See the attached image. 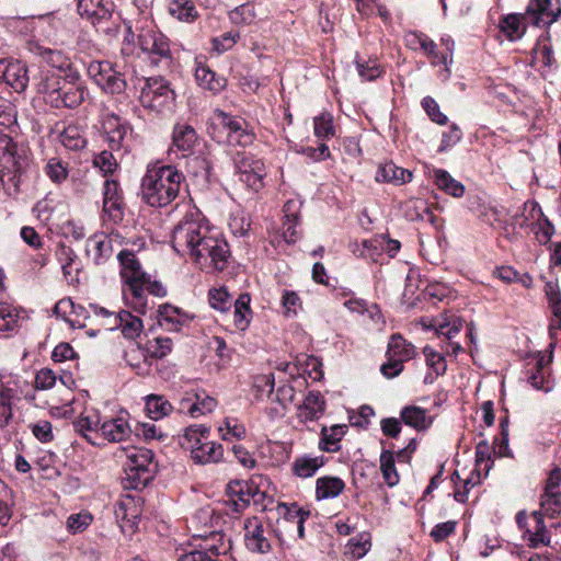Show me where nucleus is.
I'll use <instances>...</instances> for the list:
<instances>
[{
    "instance_id": "13d9d810",
    "label": "nucleus",
    "mask_w": 561,
    "mask_h": 561,
    "mask_svg": "<svg viewBox=\"0 0 561 561\" xmlns=\"http://www.w3.org/2000/svg\"><path fill=\"white\" fill-rule=\"evenodd\" d=\"M550 518L557 517L561 513V492H556L554 496L550 493H543L540 497V511Z\"/></svg>"
},
{
    "instance_id": "c756f323",
    "label": "nucleus",
    "mask_w": 561,
    "mask_h": 561,
    "mask_svg": "<svg viewBox=\"0 0 561 561\" xmlns=\"http://www.w3.org/2000/svg\"><path fill=\"white\" fill-rule=\"evenodd\" d=\"M101 420L98 414H88L84 411L73 425L77 432H79L89 443L98 445L96 437L100 434Z\"/></svg>"
},
{
    "instance_id": "37998d69",
    "label": "nucleus",
    "mask_w": 561,
    "mask_h": 561,
    "mask_svg": "<svg viewBox=\"0 0 561 561\" xmlns=\"http://www.w3.org/2000/svg\"><path fill=\"white\" fill-rule=\"evenodd\" d=\"M118 329L126 339L134 340L142 332L144 324L139 317L122 310L118 312Z\"/></svg>"
},
{
    "instance_id": "338daca9",
    "label": "nucleus",
    "mask_w": 561,
    "mask_h": 561,
    "mask_svg": "<svg viewBox=\"0 0 561 561\" xmlns=\"http://www.w3.org/2000/svg\"><path fill=\"white\" fill-rule=\"evenodd\" d=\"M92 515L88 512L71 514L67 519V528L72 534L82 533L92 523Z\"/></svg>"
},
{
    "instance_id": "423d86ee",
    "label": "nucleus",
    "mask_w": 561,
    "mask_h": 561,
    "mask_svg": "<svg viewBox=\"0 0 561 561\" xmlns=\"http://www.w3.org/2000/svg\"><path fill=\"white\" fill-rule=\"evenodd\" d=\"M28 167V158L10 136L0 131V173L10 181L19 180Z\"/></svg>"
},
{
    "instance_id": "ea45409f",
    "label": "nucleus",
    "mask_w": 561,
    "mask_h": 561,
    "mask_svg": "<svg viewBox=\"0 0 561 561\" xmlns=\"http://www.w3.org/2000/svg\"><path fill=\"white\" fill-rule=\"evenodd\" d=\"M15 397V389L9 382L0 380V427L7 426L13 416L12 405Z\"/></svg>"
},
{
    "instance_id": "603ef678",
    "label": "nucleus",
    "mask_w": 561,
    "mask_h": 561,
    "mask_svg": "<svg viewBox=\"0 0 561 561\" xmlns=\"http://www.w3.org/2000/svg\"><path fill=\"white\" fill-rule=\"evenodd\" d=\"M221 438L224 440L243 439L247 435L245 426L237 419L226 417L222 425L219 426Z\"/></svg>"
},
{
    "instance_id": "2eb2a0df",
    "label": "nucleus",
    "mask_w": 561,
    "mask_h": 561,
    "mask_svg": "<svg viewBox=\"0 0 561 561\" xmlns=\"http://www.w3.org/2000/svg\"><path fill=\"white\" fill-rule=\"evenodd\" d=\"M244 539L247 547L259 553H267L272 549L268 538L270 530L266 529L262 520L256 517H249L244 522Z\"/></svg>"
},
{
    "instance_id": "a19ab883",
    "label": "nucleus",
    "mask_w": 561,
    "mask_h": 561,
    "mask_svg": "<svg viewBox=\"0 0 561 561\" xmlns=\"http://www.w3.org/2000/svg\"><path fill=\"white\" fill-rule=\"evenodd\" d=\"M324 465L322 457L301 456L294 460L291 469L295 476L306 479L313 477Z\"/></svg>"
},
{
    "instance_id": "473e14b6",
    "label": "nucleus",
    "mask_w": 561,
    "mask_h": 561,
    "mask_svg": "<svg viewBox=\"0 0 561 561\" xmlns=\"http://www.w3.org/2000/svg\"><path fill=\"white\" fill-rule=\"evenodd\" d=\"M345 488V483L337 477H320L316 481L317 500H328L339 496Z\"/></svg>"
},
{
    "instance_id": "774afa93",
    "label": "nucleus",
    "mask_w": 561,
    "mask_h": 561,
    "mask_svg": "<svg viewBox=\"0 0 561 561\" xmlns=\"http://www.w3.org/2000/svg\"><path fill=\"white\" fill-rule=\"evenodd\" d=\"M545 293L553 314L561 320V293L558 284L548 282L545 286Z\"/></svg>"
},
{
    "instance_id": "49530a36",
    "label": "nucleus",
    "mask_w": 561,
    "mask_h": 561,
    "mask_svg": "<svg viewBox=\"0 0 561 561\" xmlns=\"http://www.w3.org/2000/svg\"><path fill=\"white\" fill-rule=\"evenodd\" d=\"M313 134L322 142L335 136V126L333 123V115L323 111L313 118Z\"/></svg>"
},
{
    "instance_id": "09e8293b",
    "label": "nucleus",
    "mask_w": 561,
    "mask_h": 561,
    "mask_svg": "<svg viewBox=\"0 0 561 561\" xmlns=\"http://www.w3.org/2000/svg\"><path fill=\"white\" fill-rule=\"evenodd\" d=\"M380 470L385 483L392 488L399 483V474L394 465V455L391 450H382L380 454Z\"/></svg>"
},
{
    "instance_id": "a878e982",
    "label": "nucleus",
    "mask_w": 561,
    "mask_h": 561,
    "mask_svg": "<svg viewBox=\"0 0 561 561\" xmlns=\"http://www.w3.org/2000/svg\"><path fill=\"white\" fill-rule=\"evenodd\" d=\"M413 174L410 170L400 168L393 162L385 163L378 168L376 173L377 182H387L394 185H402L412 181Z\"/></svg>"
},
{
    "instance_id": "7c9ffc66",
    "label": "nucleus",
    "mask_w": 561,
    "mask_h": 561,
    "mask_svg": "<svg viewBox=\"0 0 561 561\" xmlns=\"http://www.w3.org/2000/svg\"><path fill=\"white\" fill-rule=\"evenodd\" d=\"M195 79L199 87L214 93L222 91L227 84L224 77L217 76L209 67L201 62L195 68Z\"/></svg>"
},
{
    "instance_id": "79ce46f5",
    "label": "nucleus",
    "mask_w": 561,
    "mask_h": 561,
    "mask_svg": "<svg viewBox=\"0 0 561 561\" xmlns=\"http://www.w3.org/2000/svg\"><path fill=\"white\" fill-rule=\"evenodd\" d=\"M146 411L151 420L158 421L168 416L172 411V404L161 394L146 397Z\"/></svg>"
},
{
    "instance_id": "0e129e2a",
    "label": "nucleus",
    "mask_w": 561,
    "mask_h": 561,
    "mask_svg": "<svg viewBox=\"0 0 561 561\" xmlns=\"http://www.w3.org/2000/svg\"><path fill=\"white\" fill-rule=\"evenodd\" d=\"M114 151L110 149L103 150L94 157L93 164L99 168L104 175L112 174L118 167L117 159L114 157Z\"/></svg>"
},
{
    "instance_id": "6e6552de",
    "label": "nucleus",
    "mask_w": 561,
    "mask_h": 561,
    "mask_svg": "<svg viewBox=\"0 0 561 561\" xmlns=\"http://www.w3.org/2000/svg\"><path fill=\"white\" fill-rule=\"evenodd\" d=\"M88 76L106 93L119 94L126 88L121 72L110 61H91L87 68Z\"/></svg>"
},
{
    "instance_id": "4c0bfd02",
    "label": "nucleus",
    "mask_w": 561,
    "mask_h": 561,
    "mask_svg": "<svg viewBox=\"0 0 561 561\" xmlns=\"http://www.w3.org/2000/svg\"><path fill=\"white\" fill-rule=\"evenodd\" d=\"M434 182L439 190L453 197L459 198L465 194L463 184L454 179L446 170H434Z\"/></svg>"
},
{
    "instance_id": "58836bf2",
    "label": "nucleus",
    "mask_w": 561,
    "mask_h": 561,
    "mask_svg": "<svg viewBox=\"0 0 561 561\" xmlns=\"http://www.w3.org/2000/svg\"><path fill=\"white\" fill-rule=\"evenodd\" d=\"M251 297L249 294H241L234 301L233 324L237 329L244 331L251 321L252 311L250 308Z\"/></svg>"
},
{
    "instance_id": "f03ea898",
    "label": "nucleus",
    "mask_w": 561,
    "mask_h": 561,
    "mask_svg": "<svg viewBox=\"0 0 561 561\" xmlns=\"http://www.w3.org/2000/svg\"><path fill=\"white\" fill-rule=\"evenodd\" d=\"M36 89L45 102L55 108H76L87 95V88L78 72L62 77L51 70H42L36 79Z\"/></svg>"
},
{
    "instance_id": "c9c22d12",
    "label": "nucleus",
    "mask_w": 561,
    "mask_h": 561,
    "mask_svg": "<svg viewBox=\"0 0 561 561\" xmlns=\"http://www.w3.org/2000/svg\"><path fill=\"white\" fill-rule=\"evenodd\" d=\"M525 15L518 13H511L503 16L500 21L499 27L501 32L510 41H516L523 37L526 32V25L524 23Z\"/></svg>"
},
{
    "instance_id": "dca6fc26",
    "label": "nucleus",
    "mask_w": 561,
    "mask_h": 561,
    "mask_svg": "<svg viewBox=\"0 0 561 561\" xmlns=\"http://www.w3.org/2000/svg\"><path fill=\"white\" fill-rule=\"evenodd\" d=\"M404 42L408 48L412 50L421 49L432 60V64H448L446 55L437 50V45L426 34L416 31H409L404 35Z\"/></svg>"
},
{
    "instance_id": "ddd939ff",
    "label": "nucleus",
    "mask_w": 561,
    "mask_h": 561,
    "mask_svg": "<svg viewBox=\"0 0 561 561\" xmlns=\"http://www.w3.org/2000/svg\"><path fill=\"white\" fill-rule=\"evenodd\" d=\"M526 15L533 25L548 27L561 16L559 0H530L526 8Z\"/></svg>"
},
{
    "instance_id": "aec40b11",
    "label": "nucleus",
    "mask_w": 561,
    "mask_h": 561,
    "mask_svg": "<svg viewBox=\"0 0 561 561\" xmlns=\"http://www.w3.org/2000/svg\"><path fill=\"white\" fill-rule=\"evenodd\" d=\"M85 251L95 264H102L113 253L112 239L104 233H96L87 240Z\"/></svg>"
},
{
    "instance_id": "bb28decb",
    "label": "nucleus",
    "mask_w": 561,
    "mask_h": 561,
    "mask_svg": "<svg viewBox=\"0 0 561 561\" xmlns=\"http://www.w3.org/2000/svg\"><path fill=\"white\" fill-rule=\"evenodd\" d=\"M298 208L299 204L295 201H288L284 205L283 236L287 243H295L300 236L297 230L299 222Z\"/></svg>"
},
{
    "instance_id": "4d7b16f0",
    "label": "nucleus",
    "mask_w": 561,
    "mask_h": 561,
    "mask_svg": "<svg viewBox=\"0 0 561 561\" xmlns=\"http://www.w3.org/2000/svg\"><path fill=\"white\" fill-rule=\"evenodd\" d=\"M382 250V241L376 238L364 240L362 245L354 250V252L357 253L358 256L370 260L371 262H377Z\"/></svg>"
},
{
    "instance_id": "052dcab7",
    "label": "nucleus",
    "mask_w": 561,
    "mask_h": 561,
    "mask_svg": "<svg viewBox=\"0 0 561 561\" xmlns=\"http://www.w3.org/2000/svg\"><path fill=\"white\" fill-rule=\"evenodd\" d=\"M208 300L211 308L225 312L231 308L230 295L225 287L213 288L208 293Z\"/></svg>"
},
{
    "instance_id": "e433bc0d",
    "label": "nucleus",
    "mask_w": 561,
    "mask_h": 561,
    "mask_svg": "<svg viewBox=\"0 0 561 561\" xmlns=\"http://www.w3.org/2000/svg\"><path fill=\"white\" fill-rule=\"evenodd\" d=\"M400 415L404 424L417 431L427 428L432 423L426 410L416 405L403 408Z\"/></svg>"
},
{
    "instance_id": "a211bd4d",
    "label": "nucleus",
    "mask_w": 561,
    "mask_h": 561,
    "mask_svg": "<svg viewBox=\"0 0 561 561\" xmlns=\"http://www.w3.org/2000/svg\"><path fill=\"white\" fill-rule=\"evenodd\" d=\"M198 142V136L193 126L186 123H178L172 130L171 150L181 152L183 158H188L194 153V148Z\"/></svg>"
},
{
    "instance_id": "a18cd8bd",
    "label": "nucleus",
    "mask_w": 561,
    "mask_h": 561,
    "mask_svg": "<svg viewBox=\"0 0 561 561\" xmlns=\"http://www.w3.org/2000/svg\"><path fill=\"white\" fill-rule=\"evenodd\" d=\"M414 355L415 348L411 343H408L400 334L391 336L388 344L387 356L398 358L400 362L404 363L413 358Z\"/></svg>"
},
{
    "instance_id": "6e6d98bb",
    "label": "nucleus",
    "mask_w": 561,
    "mask_h": 561,
    "mask_svg": "<svg viewBox=\"0 0 561 561\" xmlns=\"http://www.w3.org/2000/svg\"><path fill=\"white\" fill-rule=\"evenodd\" d=\"M216 407L215 399L210 397L204 398L201 402H191V399H183L181 401V410L187 409V412L197 417L201 414L211 412Z\"/></svg>"
},
{
    "instance_id": "4be33fe9",
    "label": "nucleus",
    "mask_w": 561,
    "mask_h": 561,
    "mask_svg": "<svg viewBox=\"0 0 561 561\" xmlns=\"http://www.w3.org/2000/svg\"><path fill=\"white\" fill-rule=\"evenodd\" d=\"M210 430L205 425H191L184 430L179 443L182 448L188 450L191 458L195 455V448H201L204 442L209 438Z\"/></svg>"
},
{
    "instance_id": "6ab92c4d",
    "label": "nucleus",
    "mask_w": 561,
    "mask_h": 561,
    "mask_svg": "<svg viewBox=\"0 0 561 561\" xmlns=\"http://www.w3.org/2000/svg\"><path fill=\"white\" fill-rule=\"evenodd\" d=\"M159 324L168 331H180L181 328L187 324L191 317L178 307L164 304L158 310Z\"/></svg>"
},
{
    "instance_id": "1a4fd4ad",
    "label": "nucleus",
    "mask_w": 561,
    "mask_h": 561,
    "mask_svg": "<svg viewBox=\"0 0 561 561\" xmlns=\"http://www.w3.org/2000/svg\"><path fill=\"white\" fill-rule=\"evenodd\" d=\"M103 137L108 148L115 152H128L131 136L130 126L115 114H108L102 123Z\"/></svg>"
},
{
    "instance_id": "8fccbe9b",
    "label": "nucleus",
    "mask_w": 561,
    "mask_h": 561,
    "mask_svg": "<svg viewBox=\"0 0 561 561\" xmlns=\"http://www.w3.org/2000/svg\"><path fill=\"white\" fill-rule=\"evenodd\" d=\"M61 145L70 150H79L85 146V139L81 136L80 130L75 125L67 126L59 135Z\"/></svg>"
},
{
    "instance_id": "5fc2aeb1",
    "label": "nucleus",
    "mask_w": 561,
    "mask_h": 561,
    "mask_svg": "<svg viewBox=\"0 0 561 561\" xmlns=\"http://www.w3.org/2000/svg\"><path fill=\"white\" fill-rule=\"evenodd\" d=\"M20 316L18 310L8 304H0V332L14 330L19 324Z\"/></svg>"
},
{
    "instance_id": "864d4df0",
    "label": "nucleus",
    "mask_w": 561,
    "mask_h": 561,
    "mask_svg": "<svg viewBox=\"0 0 561 561\" xmlns=\"http://www.w3.org/2000/svg\"><path fill=\"white\" fill-rule=\"evenodd\" d=\"M229 135H227V141L230 145H237L247 147L253 144L255 135L248 128L247 122L243 119V124H238Z\"/></svg>"
},
{
    "instance_id": "393cba45",
    "label": "nucleus",
    "mask_w": 561,
    "mask_h": 561,
    "mask_svg": "<svg viewBox=\"0 0 561 561\" xmlns=\"http://www.w3.org/2000/svg\"><path fill=\"white\" fill-rule=\"evenodd\" d=\"M130 433V426L123 417L106 420L100 426V435L104 439L113 443L123 442Z\"/></svg>"
},
{
    "instance_id": "2f4dec72",
    "label": "nucleus",
    "mask_w": 561,
    "mask_h": 561,
    "mask_svg": "<svg viewBox=\"0 0 561 561\" xmlns=\"http://www.w3.org/2000/svg\"><path fill=\"white\" fill-rule=\"evenodd\" d=\"M192 460L197 465L218 463L224 460V447L221 444L207 438L201 448H195Z\"/></svg>"
},
{
    "instance_id": "c85d7f7f",
    "label": "nucleus",
    "mask_w": 561,
    "mask_h": 561,
    "mask_svg": "<svg viewBox=\"0 0 561 561\" xmlns=\"http://www.w3.org/2000/svg\"><path fill=\"white\" fill-rule=\"evenodd\" d=\"M325 410V401L319 391H310L299 407V416L304 421L318 420Z\"/></svg>"
},
{
    "instance_id": "9b49d317",
    "label": "nucleus",
    "mask_w": 561,
    "mask_h": 561,
    "mask_svg": "<svg viewBox=\"0 0 561 561\" xmlns=\"http://www.w3.org/2000/svg\"><path fill=\"white\" fill-rule=\"evenodd\" d=\"M117 259L122 266V278L124 279L128 293L131 297H140L141 284L146 273L142 271L136 255L128 250H122L117 254Z\"/></svg>"
},
{
    "instance_id": "39448f33",
    "label": "nucleus",
    "mask_w": 561,
    "mask_h": 561,
    "mask_svg": "<svg viewBox=\"0 0 561 561\" xmlns=\"http://www.w3.org/2000/svg\"><path fill=\"white\" fill-rule=\"evenodd\" d=\"M139 100L144 107L157 113L172 112L175 93L170 88L169 81L161 77H153L146 80Z\"/></svg>"
},
{
    "instance_id": "9d476101",
    "label": "nucleus",
    "mask_w": 561,
    "mask_h": 561,
    "mask_svg": "<svg viewBox=\"0 0 561 561\" xmlns=\"http://www.w3.org/2000/svg\"><path fill=\"white\" fill-rule=\"evenodd\" d=\"M239 180L251 190L257 192L263 187V179L266 175L262 160L253 156L241 153L234 160Z\"/></svg>"
},
{
    "instance_id": "f257e3e1",
    "label": "nucleus",
    "mask_w": 561,
    "mask_h": 561,
    "mask_svg": "<svg viewBox=\"0 0 561 561\" xmlns=\"http://www.w3.org/2000/svg\"><path fill=\"white\" fill-rule=\"evenodd\" d=\"M172 247L181 255H188L202 270L224 271L231 256L221 233L210 228L197 211L186 214L174 227Z\"/></svg>"
},
{
    "instance_id": "680f3d73",
    "label": "nucleus",
    "mask_w": 561,
    "mask_h": 561,
    "mask_svg": "<svg viewBox=\"0 0 561 561\" xmlns=\"http://www.w3.org/2000/svg\"><path fill=\"white\" fill-rule=\"evenodd\" d=\"M45 171L47 176L57 184L64 182L68 176V165L59 158L49 159L45 167Z\"/></svg>"
},
{
    "instance_id": "c03bdc74",
    "label": "nucleus",
    "mask_w": 561,
    "mask_h": 561,
    "mask_svg": "<svg viewBox=\"0 0 561 561\" xmlns=\"http://www.w3.org/2000/svg\"><path fill=\"white\" fill-rule=\"evenodd\" d=\"M169 13L181 22L192 23L198 18L197 9L192 0H171Z\"/></svg>"
},
{
    "instance_id": "0eeeda50",
    "label": "nucleus",
    "mask_w": 561,
    "mask_h": 561,
    "mask_svg": "<svg viewBox=\"0 0 561 561\" xmlns=\"http://www.w3.org/2000/svg\"><path fill=\"white\" fill-rule=\"evenodd\" d=\"M140 49L148 55L151 64L169 67L172 62L169 38L158 30H145L138 36Z\"/></svg>"
},
{
    "instance_id": "69168bd1",
    "label": "nucleus",
    "mask_w": 561,
    "mask_h": 561,
    "mask_svg": "<svg viewBox=\"0 0 561 561\" xmlns=\"http://www.w3.org/2000/svg\"><path fill=\"white\" fill-rule=\"evenodd\" d=\"M187 167L192 174L198 176L202 175L208 180L210 175L211 163L204 156H194L187 158Z\"/></svg>"
},
{
    "instance_id": "3c124183",
    "label": "nucleus",
    "mask_w": 561,
    "mask_h": 561,
    "mask_svg": "<svg viewBox=\"0 0 561 561\" xmlns=\"http://www.w3.org/2000/svg\"><path fill=\"white\" fill-rule=\"evenodd\" d=\"M346 556L351 560L362 559L371 548L370 537L368 534H362L358 538H352L346 546Z\"/></svg>"
},
{
    "instance_id": "4468645a",
    "label": "nucleus",
    "mask_w": 561,
    "mask_h": 561,
    "mask_svg": "<svg viewBox=\"0 0 561 561\" xmlns=\"http://www.w3.org/2000/svg\"><path fill=\"white\" fill-rule=\"evenodd\" d=\"M230 548V541L226 540L222 533L213 531L203 538L198 549L185 553L182 557L199 556V558H196V561H218V557L226 554Z\"/></svg>"
},
{
    "instance_id": "bf43d9fd",
    "label": "nucleus",
    "mask_w": 561,
    "mask_h": 561,
    "mask_svg": "<svg viewBox=\"0 0 561 561\" xmlns=\"http://www.w3.org/2000/svg\"><path fill=\"white\" fill-rule=\"evenodd\" d=\"M213 125L222 129L226 136L230 134L238 124H243V118L231 116L221 110H216L213 115Z\"/></svg>"
},
{
    "instance_id": "20e7f679",
    "label": "nucleus",
    "mask_w": 561,
    "mask_h": 561,
    "mask_svg": "<svg viewBox=\"0 0 561 561\" xmlns=\"http://www.w3.org/2000/svg\"><path fill=\"white\" fill-rule=\"evenodd\" d=\"M156 467L151 450L139 447L128 448L124 463L126 488H145L152 479Z\"/></svg>"
},
{
    "instance_id": "f704fd0d",
    "label": "nucleus",
    "mask_w": 561,
    "mask_h": 561,
    "mask_svg": "<svg viewBox=\"0 0 561 561\" xmlns=\"http://www.w3.org/2000/svg\"><path fill=\"white\" fill-rule=\"evenodd\" d=\"M347 431L346 425L335 424L331 427L323 426L319 447L327 453H334L340 449V442Z\"/></svg>"
},
{
    "instance_id": "b1692460",
    "label": "nucleus",
    "mask_w": 561,
    "mask_h": 561,
    "mask_svg": "<svg viewBox=\"0 0 561 561\" xmlns=\"http://www.w3.org/2000/svg\"><path fill=\"white\" fill-rule=\"evenodd\" d=\"M140 297H131L129 294L125 293L126 299H130V304L133 307L140 313H145L147 310V301L145 299V291L156 296L163 297L167 295V289L158 280H151L149 275H145V279L141 284Z\"/></svg>"
},
{
    "instance_id": "412c9836",
    "label": "nucleus",
    "mask_w": 561,
    "mask_h": 561,
    "mask_svg": "<svg viewBox=\"0 0 561 561\" xmlns=\"http://www.w3.org/2000/svg\"><path fill=\"white\" fill-rule=\"evenodd\" d=\"M33 51L53 69L65 73L71 69V60L62 50L36 45Z\"/></svg>"
},
{
    "instance_id": "f3484780",
    "label": "nucleus",
    "mask_w": 561,
    "mask_h": 561,
    "mask_svg": "<svg viewBox=\"0 0 561 561\" xmlns=\"http://www.w3.org/2000/svg\"><path fill=\"white\" fill-rule=\"evenodd\" d=\"M0 80L16 92H22L26 89L28 82L27 68L20 60L1 59Z\"/></svg>"
},
{
    "instance_id": "f8f14e48",
    "label": "nucleus",
    "mask_w": 561,
    "mask_h": 561,
    "mask_svg": "<svg viewBox=\"0 0 561 561\" xmlns=\"http://www.w3.org/2000/svg\"><path fill=\"white\" fill-rule=\"evenodd\" d=\"M123 218V192L117 181L107 179L103 184V220L118 224Z\"/></svg>"
},
{
    "instance_id": "7ed1b4c3",
    "label": "nucleus",
    "mask_w": 561,
    "mask_h": 561,
    "mask_svg": "<svg viewBox=\"0 0 561 561\" xmlns=\"http://www.w3.org/2000/svg\"><path fill=\"white\" fill-rule=\"evenodd\" d=\"M184 175L173 165H148L141 179V198L151 207H165L180 193Z\"/></svg>"
},
{
    "instance_id": "72a5a7b5",
    "label": "nucleus",
    "mask_w": 561,
    "mask_h": 561,
    "mask_svg": "<svg viewBox=\"0 0 561 561\" xmlns=\"http://www.w3.org/2000/svg\"><path fill=\"white\" fill-rule=\"evenodd\" d=\"M404 216L411 221L423 220L435 225L436 216L428 204L421 198H411L404 203Z\"/></svg>"
},
{
    "instance_id": "de8ad7c7",
    "label": "nucleus",
    "mask_w": 561,
    "mask_h": 561,
    "mask_svg": "<svg viewBox=\"0 0 561 561\" xmlns=\"http://www.w3.org/2000/svg\"><path fill=\"white\" fill-rule=\"evenodd\" d=\"M528 206H530L531 217L535 218L538 216V230L535 232L537 240L541 244H546L554 233V227L549 219L543 216V213L537 203H531L530 205L525 204V208Z\"/></svg>"
},
{
    "instance_id": "5701e85b",
    "label": "nucleus",
    "mask_w": 561,
    "mask_h": 561,
    "mask_svg": "<svg viewBox=\"0 0 561 561\" xmlns=\"http://www.w3.org/2000/svg\"><path fill=\"white\" fill-rule=\"evenodd\" d=\"M78 13L92 23L108 20L112 15V3H104L103 0H79Z\"/></svg>"
},
{
    "instance_id": "cd10ccee",
    "label": "nucleus",
    "mask_w": 561,
    "mask_h": 561,
    "mask_svg": "<svg viewBox=\"0 0 561 561\" xmlns=\"http://www.w3.org/2000/svg\"><path fill=\"white\" fill-rule=\"evenodd\" d=\"M543 516L542 512H533L531 517L534 519V525L526 528L529 547L531 548L550 545V533L545 525Z\"/></svg>"
},
{
    "instance_id": "e2e57ef3",
    "label": "nucleus",
    "mask_w": 561,
    "mask_h": 561,
    "mask_svg": "<svg viewBox=\"0 0 561 561\" xmlns=\"http://www.w3.org/2000/svg\"><path fill=\"white\" fill-rule=\"evenodd\" d=\"M28 427L34 437L43 444L50 443L55 438L53 425L47 420H38L30 424Z\"/></svg>"
}]
</instances>
